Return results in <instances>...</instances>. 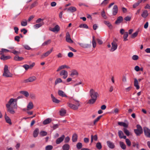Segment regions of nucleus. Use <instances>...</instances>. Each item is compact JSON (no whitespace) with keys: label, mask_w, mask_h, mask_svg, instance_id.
Here are the masks:
<instances>
[{"label":"nucleus","mask_w":150,"mask_h":150,"mask_svg":"<svg viewBox=\"0 0 150 150\" xmlns=\"http://www.w3.org/2000/svg\"><path fill=\"white\" fill-rule=\"evenodd\" d=\"M23 96H20L18 97L17 99L11 98L8 103L6 104V106L7 111L10 114H14L16 113L14 109H17V101L18 99L22 98Z\"/></svg>","instance_id":"nucleus-1"},{"label":"nucleus","mask_w":150,"mask_h":150,"mask_svg":"<svg viewBox=\"0 0 150 150\" xmlns=\"http://www.w3.org/2000/svg\"><path fill=\"white\" fill-rule=\"evenodd\" d=\"M90 94L91 98L89 100L88 103L92 104L95 102L98 98L99 96V94L97 92H96L92 89H91L90 90Z\"/></svg>","instance_id":"nucleus-2"},{"label":"nucleus","mask_w":150,"mask_h":150,"mask_svg":"<svg viewBox=\"0 0 150 150\" xmlns=\"http://www.w3.org/2000/svg\"><path fill=\"white\" fill-rule=\"evenodd\" d=\"M4 72L3 74V76L6 77H12L13 75L9 71L7 65H5L4 68Z\"/></svg>","instance_id":"nucleus-3"},{"label":"nucleus","mask_w":150,"mask_h":150,"mask_svg":"<svg viewBox=\"0 0 150 150\" xmlns=\"http://www.w3.org/2000/svg\"><path fill=\"white\" fill-rule=\"evenodd\" d=\"M75 101L76 102V103H75V105L69 103H67V104L68 105L69 107L70 108L74 110H77L78 108V107L80 106V104L79 101L75 100Z\"/></svg>","instance_id":"nucleus-4"},{"label":"nucleus","mask_w":150,"mask_h":150,"mask_svg":"<svg viewBox=\"0 0 150 150\" xmlns=\"http://www.w3.org/2000/svg\"><path fill=\"white\" fill-rule=\"evenodd\" d=\"M137 129L134 130V132L137 136H139L143 132L142 128L139 125H137Z\"/></svg>","instance_id":"nucleus-5"},{"label":"nucleus","mask_w":150,"mask_h":150,"mask_svg":"<svg viewBox=\"0 0 150 150\" xmlns=\"http://www.w3.org/2000/svg\"><path fill=\"white\" fill-rule=\"evenodd\" d=\"M36 79V78L35 76L30 77L28 79H24L23 81V83H26L28 82H32L35 81Z\"/></svg>","instance_id":"nucleus-6"},{"label":"nucleus","mask_w":150,"mask_h":150,"mask_svg":"<svg viewBox=\"0 0 150 150\" xmlns=\"http://www.w3.org/2000/svg\"><path fill=\"white\" fill-rule=\"evenodd\" d=\"M59 75L60 76H63V78L65 79L67 77L68 72L67 71L63 70L60 72Z\"/></svg>","instance_id":"nucleus-7"},{"label":"nucleus","mask_w":150,"mask_h":150,"mask_svg":"<svg viewBox=\"0 0 150 150\" xmlns=\"http://www.w3.org/2000/svg\"><path fill=\"white\" fill-rule=\"evenodd\" d=\"M144 131L145 135L148 137L150 138V129L146 127H144Z\"/></svg>","instance_id":"nucleus-8"},{"label":"nucleus","mask_w":150,"mask_h":150,"mask_svg":"<svg viewBox=\"0 0 150 150\" xmlns=\"http://www.w3.org/2000/svg\"><path fill=\"white\" fill-rule=\"evenodd\" d=\"M4 118L6 123L8 124L9 125H12L11 120L10 117L7 115L6 112H5L4 114Z\"/></svg>","instance_id":"nucleus-9"},{"label":"nucleus","mask_w":150,"mask_h":150,"mask_svg":"<svg viewBox=\"0 0 150 150\" xmlns=\"http://www.w3.org/2000/svg\"><path fill=\"white\" fill-rule=\"evenodd\" d=\"M111 45L112 47L110 49V51L113 52L117 49V44L114 41H113L112 42Z\"/></svg>","instance_id":"nucleus-10"},{"label":"nucleus","mask_w":150,"mask_h":150,"mask_svg":"<svg viewBox=\"0 0 150 150\" xmlns=\"http://www.w3.org/2000/svg\"><path fill=\"white\" fill-rule=\"evenodd\" d=\"M49 30L53 32H58L60 30V27L58 25H57L53 28H50Z\"/></svg>","instance_id":"nucleus-11"},{"label":"nucleus","mask_w":150,"mask_h":150,"mask_svg":"<svg viewBox=\"0 0 150 150\" xmlns=\"http://www.w3.org/2000/svg\"><path fill=\"white\" fill-rule=\"evenodd\" d=\"M65 138V136L64 135H62L60 137L57 139L56 141V143L57 144H58L62 142Z\"/></svg>","instance_id":"nucleus-12"},{"label":"nucleus","mask_w":150,"mask_h":150,"mask_svg":"<svg viewBox=\"0 0 150 150\" xmlns=\"http://www.w3.org/2000/svg\"><path fill=\"white\" fill-rule=\"evenodd\" d=\"M118 11V8L116 5L114 6L113 8L112 14L114 16H115L117 13Z\"/></svg>","instance_id":"nucleus-13"},{"label":"nucleus","mask_w":150,"mask_h":150,"mask_svg":"<svg viewBox=\"0 0 150 150\" xmlns=\"http://www.w3.org/2000/svg\"><path fill=\"white\" fill-rule=\"evenodd\" d=\"M33 107L34 105L33 102L30 101L29 102L28 105L27 110H30L32 109L33 108Z\"/></svg>","instance_id":"nucleus-14"},{"label":"nucleus","mask_w":150,"mask_h":150,"mask_svg":"<svg viewBox=\"0 0 150 150\" xmlns=\"http://www.w3.org/2000/svg\"><path fill=\"white\" fill-rule=\"evenodd\" d=\"M107 143L108 146L111 149H113L115 147V145L112 142L110 141H107Z\"/></svg>","instance_id":"nucleus-15"},{"label":"nucleus","mask_w":150,"mask_h":150,"mask_svg":"<svg viewBox=\"0 0 150 150\" xmlns=\"http://www.w3.org/2000/svg\"><path fill=\"white\" fill-rule=\"evenodd\" d=\"M58 94L60 96L62 97H67V96L64 91L62 90H59L58 91Z\"/></svg>","instance_id":"nucleus-16"},{"label":"nucleus","mask_w":150,"mask_h":150,"mask_svg":"<svg viewBox=\"0 0 150 150\" xmlns=\"http://www.w3.org/2000/svg\"><path fill=\"white\" fill-rule=\"evenodd\" d=\"M65 68L69 69V67L65 65L61 66L58 68L56 70V71L58 72L60 70L64 69Z\"/></svg>","instance_id":"nucleus-17"},{"label":"nucleus","mask_w":150,"mask_h":150,"mask_svg":"<svg viewBox=\"0 0 150 150\" xmlns=\"http://www.w3.org/2000/svg\"><path fill=\"white\" fill-rule=\"evenodd\" d=\"M123 21V17L121 16L118 17L115 22V24H119Z\"/></svg>","instance_id":"nucleus-18"},{"label":"nucleus","mask_w":150,"mask_h":150,"mask_svg":"<svg viewBox=\"0 0 150 150\" xmlns=\"http://www.w3.org/2000/svg\"><path fill=\"white\" fill-rule=\"evenodd\" d=\"M118 135L119 137L121 138H124V139H126V137L124 135V134L122 132L121 130L119 131L118 132Z\"/></svg>","instance_id":"nucleus-19"},{"label":"nucleus","mask_w":150,"mask_h":150,"mask_svg":"<svg viewBox=\"0 0 150 150\" xmlns=\"http://www.w3.org/2000/svg\"><path fill=\"white\" fill-rule=\"evenodd\" d=\"M0 58L1 60L4 61L9 59L11 58V57L10 56H5L4 54H1Z\"/></svg>","instance_id":"nucleus-20"},{"label":"nucleus","mask_w":150,"mask_h":150,"mask_svg":"<svg viewBox=\"0 0 150 150\" xmlns=\"http://www.w3.org/2000/svg\"><path fill=\"white\" fill-rule=\"evenodd\" d=\"M51 96L53 102L56 103H58L60 102V100L57 99L55 97L53 94H51Z\"/></svg>","instance_id":"nucleus-21"},{"label":"nucleus","mask_w":150,"mask_h":150,"mask_svg":"<svg viewBox=\"0 0 150 150\" xmlns=\"http://www.w3.org/2000/svg\"><path fill=\"white\" fill-rule=\"evenodd\" d=\"M60 115L62 116H64L66 113V110L64 108H62L59 111Z\"/></svg>","instance_id":"nucleus-22"},{"label":"nucleus","mask_w":150,"mask_h":150,"mask_svg":"<svg viewBox=\"0 0 150 150\" xmlns=\"http://www.w3.org/2000/svg\"><path fill=\"white\" fill-rule=\"evenodd\" d=\"M52 119L50 118H48L45 120H44L43 122V124L44 125H46L49 124L52 121Z\"/></svg>","instance_id":"nucleus-23"},{"label":"nucleus","mask_w":150,"mask_h":150,"mask_svg":"<svg viewBox=\"0 0 150 150\" xmlns=\"http://www.w3.org/2000/svg\"><path fill=\"white\" fill-rule=\"evenodd\" d=\"M118 124L120 126H122L125 127V128H126L128 127V123H126L123 122H118Z\"/></svg>","instance_id":"nucleus-24"},{"label":"nucleus","mask_w":150,"mask_h":150,"mask_svg":"<svg viewBox=\"0 0 150 150\" xmlns=\"http://www.w3.org/2000/svg\"><path fill=\"white\" fill-rule=\"evenodd\" d=\"M148 13L147 10H144L143 12L142 13L141 15V16L144 18H146L148 15Z\"/></svg>","instance_id":"nucleus-25"},{"label":"nucleus","mask_w":150,"mask_h":150,"mask_svg":"<svg viewBox=\"0 0 150 150\" xmlns=\"http://www.w3.org/2000/svg\"><path fill=\"white\" fill-rule=\"evenodd\" d=\"M50 54V52L48 51H47L46 52L43 53L41 56L40 58L41 59H43L44 58L46 57L49 56Z\"/></svg>","instance_id":"nucleus-26"},{"label":"nucleus","mask_w":150,"mask_h":150,"mask_svg":"<svg viewBox=\"0 0 150 150\" xmlns=\"http://www.w3.org/2000/svg\"><path fill=\"white\" fill-rule=\"evenodd\" d=\"M21 94L24 95L26 97H28L29 95L28 92L26 91H23L20 92Z\"/></svg>","instance_id":"nucleus-27"},{"label":"nucleus","mask_w":150,"mask_h":150,"mask_svg":"<svg viewBox=\"0 0 150 150\" xmlns=\"http://www.w3.org/2000/svg\"><path fill=\"white\" fill-rule=\"evenodd\" d=\"M104 23L110 29H112V26L109 21H104Z\"/></svg>","instance_id":"nucleus-28"},{"label":"nucleus","mask_w":150,"mask_h":150,"mask_svg":"<svg viewBox=\"0 0 150 150\" xmlns=\"http://www.w3.org/2000/svg\"><path fill=\"white\" fill-rule=\"evenodd\" d=\"M134 86L136 87L137 89H139V86L138 85V81L136 79H134Z\"/></svg>","instance_id":"nucleus-29"},{"label":"nucleus","mask_w":150,"mask_h":150,"mask_svg":"<svg viewBox=\"0 0 150 150\" xmlns=\"http://www.w3.org/2000/svg\"><path fill=\"white\" fill-rule=\"evenodd\" d=\"M39 132V129L38 128H36L34 131L33 133V136L34 137H37Z\"/></svg>","instance_id":"nucleus-30"},{"label":"nucleus","mask_w":150,"mask_h":150,"mask_svg":"<svg viewBox=\"0 0 150 150\" xmlns=\"http://www.w3.org/2000/svg\"><path fill=\"white\" fill-rule=\"evenodd\" d=\"M78 136L77 134L74 133L73 134L72 137V140L73 142H75L77 141Z\"/></svg>","instance_id":"nucleus-31"},{"label":"nucleus","mask_w":150,"mask_h":150,"mask_svg":"<svg viewBox=\"0 0 150 150\" xmlns=\"http://www.w3.org/2000/svg\"><path fill=\"white\" fill-rule=\"evenodd\" d=\"M70 148V146L68 144H64L62 146L63 150H69Z\"/></svg>","instance_id":"nucleus-32"},{"label":"nucleus","mask_w":150,"mask_h":150,"mask_svg":"<svg viewBox=\"0 0 150 150\" xmlns=\"http://www.w3.org/2000/svg\"><path fill=\"white\" fill-rule=\"evenodd\" d=\"M78 73L77 71L75 70H73L70 74V76L73 77L74 75H78Z\"/></svg>","instance_id":"nucleus-33"},{"label":"nucleus","mask_w":150,"mask_h":150,"mask_svg":"<svg viewBox=\"0 0 150 150\" xmlns=\"http://www.w3.org/2000/svg\"><path fill=\"white\" fill-rule=\"evenodd\" d=\"M21 24L22 26H25L27 25V20L25 19H24L21 21Z\"/></svg>","instance_id":"nucleus-34"},{"label":"nucleus","mask_w":150,"mask_h":150,"mask_svg":"<svg viewBox=\"0 0 150 150\" xmlns=\"http://www.w3.org/2000/svg\"><path fill=\"white\" fill-rule=\"evenodd\" d=\"M10 51L7 49L2 48L0 51V54H4V53L10 52Z\"/></svg>","instance_id":"nucleus-35"},{"label":"nucleus","mask_w":150,"mask_h":150,"mask_svg":"<svg viewBox=\"0 0 150 150\" xmlns=\"http://www.w3.org/2000/svg\"><path fill=\"white\" fill-rule=\"evenodd\" d=\"M23 59L22 57H19L18 56L16 55L14 57V59L15 61H21Z\"/></svg>","instance_id":"nucleus-36"},{"label":"nucleus","mask_w":150,"mask_h":150,"mask_svg":"<svg viewBox=\"0 0 150 150\" xmlns=\"http://www.w3.org/2000/svg\"><path fill=\"white\" fill-rule=\"evenodd\" d=\"M62 80L61 78H58L56 79L55 81L54 85H56L58 83H62Z\"/></svg>","instance_id":"nucleus-37"},{"label":"nucleus","mask_w":150,"mask_h":150,"mask_svg":"<svg viewBox=\"0 0 150 150\" xmlns=\"http://www.w3.org/2000/svg\"><path fill=\"white\" fill-rule=\"evenodd\" d=\"M68 10L72 12H73L76 11V9L75 7L71 6L68 9Z\"/></svg>","instance_id":"nucleus-38"},{"label":"nucleus","mask_w":150,"mask_h":150,"mask_svg":"<svg viewBox=\"0 0 150 150\" xmlns=\"http://www.w3.org/2000/svg\"><path fill=\"white\" fill-rule=\"evenodd\" d=\"M44 24V23L43 22H42L40 23H38L35 25L34 26L35 28H38L41 27L42 25H43Z\"/></svg>","instance_id":"nucleus-39"},{"label":"nucleus","mask_w":150,"mask_h":150,"mask_svg":"<svg viewBox=\"0 0 150 150\" xmlns=\"http://www.w3.org/2000/svg\"><path fill=\"white\" fill-rule=\"evenodd\" d=\"M79 45L81 47L84 48H87L90 46V45L87 44H84L83 43H79Z\"/></svg>","instance_id":"nucleus-40"},{"label":"nucleus","mask_w":150,"mask_h":150,"mask_svg":"<svg viewBox=\"0 0 150 150\" xmlns=\"http://www.w3.org/2000/svg\"><path fill=\"white\" fill-rule=\"evenodd\" d=\"M128 34L127 32H125L124 33V36H123V39L124 41H126L128 39H127V38L128 37Z\"/></svg>","instance_id":"nucleus-41"},{"label":"nucleus","mask_w":150,"mask_h":150,"mask_svg":"<svg viewBox=\"0 0 150 150\" xmlns=\"http://www.w3.org/2000/svg\"><path fill=\"white\" fill-rule=\"evenodd\" d=\"M123 131L124 133L127 136H129L130 135V132L126 128H123Z\"/></svg>","instance_id":"nucleus-42"},{"label":"nucleus","mask_w":150,"mask_h":150,"mask_svg":"<svg viewBox=\"0 0 150 150\" xmlns=\"http://www.w3.org/2000/svg\"><path fill=\"white\" fill-rule=\"evenodd\" d=\"M120 145L121 148L123 149H125L126 148V146L125 144L122 142H120Z\"/></svg>","instance_id":"nucleus-43"},{"label":"nucleus","mask_w":150,"mask_h":150,"mask_svg":"<svg viewBox=\"0 0 150 150\" xmlns=\"http://www.w3.org/2000/svg\"><path fill=\"white\" fill-rule=\"evenodd\" d=\"M138 32L136 31L134 33L132 34L131 35V38H134L137 37L138 34Z\"/></svg>","instance_id":"nucleus-44"},{"label":"nucleus","mask_w":150,"mask_h":150,"mask_svg":"<svg viewBox=\"0 0 150 150\" xmlns=\"http://www.w3.org/2000/svg\"><path fill=\"white\" fill-rule=\"evenodd\" d=\"M66 41L68 42L72 43L73 42V41L71 40L70 38V37H67L66 38Z\"/></svg>","instance_id":"nucleus-45"},{"label":"nucleus","mask_w":150,"mask_h":150,"mask_svg":"<svg viewBox=\"0 0 150 150\" xmlns=\"http://www.w3.org/2000/svg\"><path fill=\"white\" fill-rule=\"evenodd\" d=\"M51 42V40H49L45 42L42 44L43 46H45L46 45H47L50 43Z\"/></svg>","instance_id":"nucleus-46"},{"label":"nucleus","mask_w":150,"mask_h":150,"mask_svg":"<svg viewBox=\"0 0 150 150\" xmlns=\"http://www.w3.org/2000/svg\"><path fill=\"white\" fill-rule=\"evenodd\" d=\"M47 132L44 131H41L40 133V134L42 136H46L47 134Z\"/></svg>","instance_id":"nucleus-47"},{"label":"nucleus","mask_w":150,"mask_h":150,"mask_svg":"<svg viewBox=\"0 0 150 150\" xmlns=\"http://www.w3.org/2000/svg\"><path fill=\"white\" fill-rule=\"evenodd\" d=\"M79 27L80 28H83L86 29L88 28V26L86 24H81L79 26Z\"/></svg>","instance_id":"nucleus-48"},{"label":"nucleus","mask_w":150,"mask_h":150,"mask_svg":"<svg viewBox=\"0 0 150 150\" xmlns=\"http://www.w3.org/2000/svg\"><path fill=\"white\" fill-rule=\"evenodd\" d=\"M92 44L93 47V48L95 47L96 46V43L95 39V37L94 36L93 37Z\"/></svg>","instance_id":"nucleus-49"},{"label":"nucleus","mask_w":150,"mask_h":150,"mask_svg":"<svg viewBox=\"0 0 150 150\" xmlns=\"http://www.w3.org/2000/svg\"><path fill=\"white\" fill-rule=\"evenodd\" d=\"M82 147V144L80 142L76 144V147L78 149H81Z\"/></svg>","instance_id":"nucleus-50"},{"label":"nucleus","mask_w":150,"mask_h":150,"mask_svg":"<svg viewBox=\"0 0 150 150\" xmlns=\"http://www.w3.org/2000/svg\"><path fill=\"white\" fill-rule=\"evenodd\" d=\"M102 117V116H99L96 119L94 120L93 121V125H95L96 123Z\"/></svg>","instance_id":"nucleus-51"},{"label":"nucleus","mask_w":150,"mask_h":150,"mask_svg":"<svg viewBox=\"0 0 150 150\" xmlns=\"http://www.w3.org/2000/svg\"><path fill=\"white\" fill-rule=\"evenodd\" d=\"M110 0H104L101 4V5L105 6L107 5Z\"/></svg>","instance_id":"nucleus-52"},{"label":"nucleus","mask_w":150,"mask_h":150,"mask_svg":"<svg viewBox=\"0 0 150 150\" xmlns=\"http://www.w3.org/2000/svg\"><path fill=\"white\" fill-rule=\"evenodd\" d=\"M53 149V146L52 145H48L46 146V150H51Z\"/></svg>","instance_id":"nucleus-53"},{"label":"nucleus","mask_w":150,"mask_h":150,"mask_svg":"<svg viewBox=\"0 0 150 150\" xmlns=\"http://www.w3.org/2000/svg\"><path fill=\"white\" fill-rule=\"evenodd\" d=\"M96 147L98 149H101L102 148L101 143L100 142L97 143L96 144Z\"/></svg>","instance_id":"nucleus-54"},{"label":"nucleus","mask_w":150,"mask_h":150,"mask_svg":"<svg viewBox=\"0 0 150 150\" xmlns=\"http://www.w3.org/2000/svg\"><path fill=\"white\" fill-rule=\"evenodd\" d=\"M125 139L127 145L129 146H130L131 145V143L129 139Z\"/></svg>","instance_id":"nucleus-55"},{"label":"nucleus","mask_w":150,"mask_h":150,"mask_svg":"<svg viewBox=\"0 0 150 150\" xmlns=\"http://www.w3.org/2000/svg\"><path fill=\"white\" fill-rule=\"evenodd\" d=\"M101 15L104 18L106 19L107 18V16L105 15V13L104 11H103L102 12Z\"/></svg>","instance_id":"nucleus-56"},{"label":"nucleus","mask_w":150,"mask_h":150,"mask_svg":"<svg viewBox=\"0 0 150 150\" xmlns=\"http://www.w3.org/2000/svg\"><path fill=\"white\" fill-rule=\"evenodd\" d=\"M122 81L124 83L126 82L127 81V78L125 76H123L122 79Z\"/></svg>","instance_id":"nucleus-57"},{"label":"nucleus","mask_w":150,"mask_h":150,"mask_svg":"<svg viewBox=\"0 0 150 150\" xmlns=\"http://www.w3.org/2000/svg\"><path fill=\"white\" fill-rule=\"evenodd\" d=\"M37 4V2H35L33 3L30 6V9H31L33 8L34 7H35L36 6Z\"/></svg>","instance_id":"nucleus-58"},{"label":"nucleus","mask_w":150,"mask_h":150,"mask_svg":"<svg viewBox=\"0 0 150 150\" xmlns=\"http://www.w3.org/2000/svg\"><path fill=\"white\" fill-rule=\"evenodd\" d=\"M23 67L26 70H27L28 69L30 68L29 66L27 64H25L23 66Z\"/></svg>","instance_id":"nucleus-59"},{"label":"nucleus","mask_w":150,"mask_h":150,"mask_svg":"<svg viewBox=\"0 0 150 150\" xmlns=\"http://www.w3.org/2000/svg\"><path fill=\"white\" fill-rule=\"evenodd\" d=\"M131 19V17L129 16H127L124 18V20L127 21H130Z\"/></svg>","instance_id":"nucleus-60"},{"label":"nucleus","mask_w":150,"mask_h":150,"mask_svg":"<svg viewBox=\"0 0 150 150\" xmlns=\"http://www.w3.org/2000/svg\"><path fill=\"white\" fill-rule=\"evenodd\" d=\"M138 58V56L137 55H134L132 57V59L134 60H137Z\"/></svg>","instance_id":"nucleus-61"},{"label":"nucleus","mask_w":150,"mask_h":150,"mask_svg":"<svg viewBox=\"0 0 150 150\" xmlns=\"http://www.w3.org/2000/svg\"><path fill=\"white\" fill-rule=\"evenodd\" d=\"M11 52L13 53V54H20V52L17 51L15 50H13L12 52Z\"/></svg>","instance_id":"nucleus-62"},{"label":"nucleus","mask_w":150,"mask_h":150,"mask_svg":"<svg viewBox=\"0 0 150 150\" xmlns=\"http://www.w3.org/2000/svg\"><path fill=\"white\" fill-rule=\"evenodd\" d=\"M119 109L117 108H115L114 109V112L115 114H118L119 112Z\"/></svg>","instance_id":"nucleus-63"},{"label":"nucleus","mask_w":150,"mask_h":150,"mask_svg":"<svg viewBox=\"0 0 150 150\" xmlns=\"http://www.w3.org/2000/svg\"><path fill=\"white\" fill-rule=\"evenodd\" d=\"M70 140V138L69 137H66L64 140V142L65 143H68L69 142Z\"/></svg>","instance_id":"nucleus-64"}]
</instances>
